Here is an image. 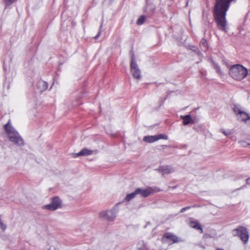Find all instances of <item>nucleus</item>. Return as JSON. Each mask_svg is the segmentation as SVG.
<instances>
[{"label":"nucleus","instance_id":"obj_12","mask_svg":"<svg viewBox=\"0 0 250 250\" xmlns=\"http://www.w3.org/2000/svg\"><path fill=\"white\" fill-rule=\"evenodd\" d=\"M93 152V151L84 148L82 149L79 152L74 154V157H78L80 156H88L91 155Z\"/></svg>","mask_w":250,"mask_h":250},{"label":"nucleus","instance_id":"obj_6","mask_svg":"<svg viewBox=\"0 0 250 250\" xmlns=\"http://www.w3.org/2000/svg\"><path fill=\"white\" fill-rule=\"evenodd\" d=\"M62 207V201L58 196L52 198L51 202L48 205L43 206L42 208L49 210H55Z\"/></svg>","mask_w":250,"mask_h":250},{"label":"nucleus","instance_id":"obj_11","mask_svg":"<svg viewBox=\"0 0 250 250\" xmlns=\"http://www.w3.org/2000/svg\"><path fill=\"white\" fill-rule=\"evenodd\" d=\"M157 170L162 173L163 175L169 174L173 171V169L168 166H160Z\"/></svg>","mask_w":250,"mask_h":250},{"label":"nucleus","instance_id":"obj_22","mask_svg":"<svg viewBox=\"0 0 250 250\" xmlns=\"http://www.w3.org/2000/svg\"><path fill=\"white\" fill-rule=\"evenodd\" d=\"M17 0H3L5 7L11 6L13 3L15 2Z\"/></svg>","mask_w":250,"mask_h":250},{"label":"nucleus","instance_id":"obj_9","mask_svg":"<svg viewBox=\"0 0 250 250\" xmlns=\"http://www.w3.org/2000/svg\"><path fill=\"white\" fill-rule=\"evenodd\" d=\"M136 189L137 194H140L143 197H147L154 192V190L151 187L146 189L137 188Z\"/></svg>","mask_w":250,"mask_h":250},{"label":"nucleus","instance_id":"obj_4","mask_svg":"<svg viewBox=\"0 0 250 250\" xmlns=\"http://www.w3.org/2000/svg\"><path fill=\"white\" fill-rule=\"evenodd\" d=\"M232 233L233 236H239L244 244L247 243L249 238V235L248 231L246 227L239 226L238 228L233 229L232 230Z\"/></svg>","mask_w":250,"mask_h":250},{"label":"nucleus","instance_id":"obj_16","mask_svg":"<svg viewBox=\"0 0 250 250\" xmlns=\"http://www.w3.org/2000/svg\"><path fill=\"white\" fill-rule=\"evenodd\" d=\"M143 141L149 143H153L156 141H158L157 136H146L143 138Z\"/></svg>","mask_w":250,"mask_h":250},{"label":"nucleus","instance_id":"obj_24","mask_svg":"<svg viewBox=\"0 0 250 250\" xmlns=\"http://www.w3.org/2000/svg\"><path fill=\"white\" fill-rule=\"evenodd\" d=\"M239 143L240 144V145L241 146H243L244 147H246L248 146H250V144H248L245 141H240L239 142Z\"/></svg>","mask_w":250,"mask_h":250},{"label":"nucleus","instance_id":"obj_3","mask_svg":"<svg viewBox=\"0 0 250 250\" xmlns=\"http://www.w3.org/2000/svg\"><path fill=\"white\" fill-rule=\"evenodd\" d=\"M229 74L234 80L241 81L247 77L248 71L241 64H235L230 68Z\"/></svg>","mask_w":250,"mask_h":250},{"label":"nucleus","instance_id":"obj_17","mask_svg":"<svg viewBox=\"0 0 250 250\" xmlns=\"http://www.w3.org/2000/svg\"><path fill=\"white\" fill-rule=\"evenodd\" d=\"M146 7L145 8V11L148 14H152L154 13L155 8V6L151 4L148 3V0H146Z\"/></svg>","mask_w":250,"mask_h":250},{"label":"nucleus","instance_id":"obj_18","mask_svg":"<svg viewBox=\"0 0 250 250\" xmlns=\"http://www.w3.org/2000/svg\"><path fill=\"white\" fill-rule=\"evenodd\" d=\"M200 46L203 51L206 52L208 49V43L205 39H202L200 42Z\"/></svg>","mask_w":250,"mask_h":250},{"label":"nucleus","instance_id":"obj_30","mask_svg":"<svg viewBox=\"0 0 250 250\" xmlns=\"http://www.w3.org/2000/svg\"><path fill=\"white\" fill-rule=\"evenodd\" d=\"M215 250H224L222 249H219L218 248V249H216Z\"/></svg>","mask_w":250,"mask_h":250},{"label":"nucleus","instance_id":"obj_7","mask_svg":"<svg viewBox=\"0 0 250 250\" xmlns=\"http://www.w3.org/2000/svg\"><path fill=\"white\" fill-rule=\"evenodd\" d=\"M233 111L236 114L238 119L242 121L247 123V121L250 122V116L243 111L239 105H235L233 107Z\"/></svg>","mask_w":250,"mask_h":250},{"label":"nucleus","instance_id":"obj_20","mask_svg":"<svg viewBox=\"0 0 250 250\" xmlns=\"http://www.w3.org/2000/svg\"><path fill=\"white\" fill-rule=\"evenodd\" d=\"M136 195H137V193L136 189H135V190L134 192L129 193V194H127L126 195V197H125V200L126 202H128V201H130L132 199L134 198L136 196Z\"/></svg>","mask_w":250,"mask_h":250},{"label":"nucleus","instance_id":"obj_5","mask_svg":"<svg viewBox=\"0 0 250 250\" xmlns=\"http://www.w3.org/2000/svg\"><path fill=\"white\" fill-rule=\"evenodd\" d=\"M131 52L130 72L134 79L136 80H140L141 78V71L139 68L138 64L135 62V56L133 51H131Z\"/></svg>","mask_w":250,"mask_h":250},{"label":"nucleus","instance_id":"obj_29","mask_svg":"<svg viewBox=\"0 0 250 250\" xmlns=\"http://www.w3.org/2000/svg\"><path fill=\"white\" fill-rule=\"evenodd\" d=\"M248 125L250 126V122L247 121V123H246Z\"/></svg>","mask_w":250,"mask_h":250},{"label":"nucleus","instance_id":"obj_1","mask_svg":"<svg viewBox=\"0 0 250 250\" xmlns=\"http://www.w3.org/2000/svg\"><path fill=\"white\" fill-rule=\"evenodd\" d=\"M233 0H215V4L213 9L214 20L217 28L224 32H228L227 12L230 4Z\"/></svg>","mask_w":250,"mask_h":250},{"label":"nucleus","instance_id":"obj_28","mask_svg":"<svg viewBox=\"0 0 250 250\" xmlns=\"http://www.w3.org/2000/svg\"><path fill=\"white\" fill-rule=\"evenodd\" d=\"M246 183H247V184L250 185V178L247 179Z\"/></svg>","mask_w":250,"mask_h":250},{"label":"nucleus","instance_id":"obj_14","mask_svg":"<svg viewBox=\"0 0 250 250\" xmlns=\"http://www.w3.org/2000/svg\"><path fill=\"white\" fill-rule=\"evenodd\" d=\"M181 119L183 120V124L184 125H187L191 123L194 124V122L192 119L190 115H187L185 116H181Z\"/></svg>","mask_w":250,"mask_h":250},{"label":"nucleus","instance_id":"obj_15","mask_svg":"<svg viewBox=\"0 0 250 250\" xmlns=\"http://www.w3.org/2000/svg\"><path fill=\"white\" fill-rule=\"evenodd\" d=\"M189 226L190 227L196 230H200V232L202 233L203 232V229L198 221H192L189 223Z\"/></svg>","mask_w":250,"mask_h":250},{"label":"nucleus","instance_id":"obj_25","mask_svg":"<svg viewBox=\"0 0 250 250\" xmlns=\"http://www.w3.org/2000/svg\"><path fill=\"white\" fill-rule=\"evenodd\" d=\"M102 26H103V23H102L101 26H100V30L97 34V35L94 37L95 39H97L98 38V37L100 36L101 35V28L102 27Z\"/></svg>","mask_w":250,"mask_h":250},{"label":"nucleus","instance_id":"obj_21","mask_svg":"<svg viewBox=\"0 0 250 250\" xmlns=\"http://www.w3.org/2000/svg\"><path fill=\"white\" fill-rule=\"evenodd\" d=\"M146 20V16L142 15L140 16L139 18L137 20L136 23L138 25H141L144 23Z\"/></svg>","mask_w":250,"mask_h":250},{"label":"nucleus","instance_id":"obj_19","mask_svg":"<svg viewBox=\"0 0 250 250\" xmlns=\"http://www.w3.org/2000/svg\"><path fill=\"white\" fill-rule=\"evenodd\" d=\"M137 250H148L144 241H140L137 244Z\"/></svg>","mask_w":250,"mask_h":250},{"label":"nucleus","instance_id":"obj_8","mask_svg":"<svg viewBox=\"0 0 250 250\" xmlns=\"http://www.w3.org/2000/svg\"><path fill=\"white\" fill-rule=\"evenodd\" d=\"M117 212L116 209L112 208L109 210L101 212L100 213V217L104 220L112 221L115 218Z\"/></svg>","mask_w":250,"mask_h":250},{"label":"nucleus","instance_id":"obj_10","mask_svg":"<svg viewBox=\"0 0 250 250\" xmlns=\"http://www.w3.org/2000/svg\"><path fill=\"white\" fill-rule=\"evenodd\" d=\"M162 239L163 241H165L166 239H170L172 241L173 243H177L181 241L180 238H178L175 235L169 232L165 233Z\"/></svg>","mask_w":250,"mask_h":250},{"label":"nucleus","instance_id":"obj_2","mask_svg":"<svg viewBox=\"0 0 250 250\" xmlns=\"http://www.w3.org/2000/svg\"><path fill=\"white\" fill-rule=\"evenodd\" d=\"M4 129L7 134L9 140L16 146L21 147L25 145L24 141L19 133L11 125L10 120L4 125Z\"/></svg>","mask_w":250,"mask_h":250},{"label":"nucleus","instance_id":"obj_23","mask_svg":"<svg viewBox=\"0 0 250 250\" xmlns=\"http://www.w3.org/2000/svg\"><path fill=\"white\" fill-rule=\"evenodd\" d=\"M156 136L158 138V140L161 139L165 140H167L168 139L167 136L165 134H161Z\"/></svg>","mask_w":250,"mask_h":250},{"label":"nucleus","instance_id":"obj_26","mask_svg":"<svg viewBox=\"0 0 250 250\" xmlns=\"http://www.w3.org/2000/svg\"><path fill=\"white\" fill-rule=\"evenodd\" d=\"M191 208V207L190 206H188V207H185V208H182L181 210H180V212L181 213H183V212H184L185 211H186L187 210Z\"/></svg>","mask_w":250,"mask_h":250},{"label":"nucleus","instance_id":"obj_27","mask_svg":"<svg viewBox=\"0 0 250 250\" xmlns=\"http://www.w3.org/2000/svg\"><path fill=\"white\" fill-rule=\"evenodd\" d=\"M221 132L224 133L226 136H228L229 134L227 133L224 129H221Z\"/></svg>","mask_w":250,"mask_h":250},{"label":"nucleus","instance_id":"obj_13","mask_svg":"<svg viewBox=\"0 0 250 250\" xmlns=\"http://www.w3.org/2000/svg\"><path fill=\"white\" fill-rule=\"evenodd\" d=\"M37 87L40 92H42L47 88L48 84L46 82L40 80L38 82Z\"/></svg>","mask_w":250,"mask_h":250}]
</instances>
